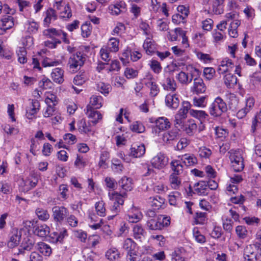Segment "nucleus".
<instances>
[{"label":"nucleus","mask_w":261,"mask_h":261,"mask_svg":"<svg viewBox=\"0 0 261 261\" xmlns=\"http://www.w3.org/2000/svg\"><path fill=\"white\" fill-rule=\"evenodd\" d=\"M227 111V107L226 102L219 96L215 99L208 108L210 114L214 117H219Z\"/></svg>","instance_id":"1"},{"label":"nucleus","mask_w":261,"mask_h":261,"mask_svg":"<svg viewBox=\"0 0 261 261\" xmlns=\"http://www.w3.org/2000/svg\"><path fill=\"white\" fill-rule=\"evenodd\" d=\"M43 35L59 43H61L62 42L66 44L69 43V40L67 38V34L60 29L48 28L43 31Z\"/></svg>","instance_id":"2"},{"label":"nucleus","mask_w":261,"mask_h":261,"mask_svg":"<svg viewBox=\"0 0 261 261\" xmlns=\"http://www.w3.org/2000/svg\"><path fill=\"white\" fill-rule=\"evenodd\" d=\"M242 152L241 150H231L229 152L231 167L235 172H241L244 168Z\"/></svg>","instance_id":"3"},{"label":"nucleus","mask_w":261,"mask_h":261,"mask_svg":"<svg viewBox=\"0 0 261 261\" xmlns=\"http://www.w3.org/2000/svg\"><path fill=\"white\" fill-rule=\"evenodd\" d=\"M38 182V177L30 175L26 178H21L19 180V189L21 191L27 192L36 187Z\"/></svg>","instance_id":"4"},{"label":"nucleus","mask_w":261,"mask_h":261,"mask_svg":"<svg viewBox=\"0 0 261 261\" xmlns=\"http://www.w3.org/2000/svg\"><path fill=\"white\" fill-rule=\"evenodd\" d=\"M85 62V58L81 52H76L73 54L70 57L68 65L69 69L73 72L76 71L82 66L83 65Z\"/></svg>","instance_id":"5"},{"label":"nucleus","mask_w":261,"mask_h":261,"mask_svg":"<svg viewBox=\"0 0 261 261\" xmlns=\"http://www.w3.org/2000/svg\"><path fill=\"white\" fill-rule=\"evenodd\" d=\"M126 196L125 192L119 193L117 192L109 194L110 199L112 202V205L111 210L112 212L117 214L120 210V206L124 203L123 198Z\"/></svg>","instance_id":"6"},{"label":"nucleus","mask_w":261,"mask_h":261,"mask_svg":"<svg viewBox=\"0 0 261 261\" xmlns=\"http://www.w3.org/2000/svg\"><path fill=\"white\" fill-rule=\"evenodd\" d=\"M53 217L56 222L61 223L66 217L67 209L64 206H55L52 208Z\"/></svg>","instance_id":"7"},{"label":"nucleus","mask_w":261,"mask_h":261,"mask_svg":"<svg viewBox=\"0 0 261 261\" xmlns=\"http://www.w3.org/2000/svg\"><path fill=\"white\" fill-rule=\"evenodd\" d=\"M189 190L190 192L192 191L194 194L200 196L207 195L209 191L207 182L205 181H200L195 183L193 186V190H192L191 187H190Z\"/></svg>","instance_id":"8"},{"label":"nucleus","mask_w":261,"mask_h":261,"mask_svg":"<svg viewBox=\"0 0 261 261\" xmlns=\"http://www.w3.org/2000/svg\"><path fill=\"white\" fill-rule=\"evenodd\" d=\"M168 163V158L162 153L158 154L151 161L153 166L158 169L164 167Z\"/></svg>","instance_id":"9"},{"label":"nucleus","mask_w":261,"mask_h":261,"mask_svg":"<svg viewBox=\"0 0 261 261\" xmlns=\"http://www.w3.org/2000/svg\"><path fill=\"white\" fill-rule=\"evenodd\" d=\"M180 100L178 96L176 94H169L165 98L166 106L171 109H177L179 105Z\"/></svg>","instance_id":"10"},{"label":"nucleus","mask_w":261,"mask_h":261,"mask_svg":"<svg viewBox=\"0 0 261 261\" xmlns=\"http://www.w3.org/2000/svg\"><path fill=\"white\" fill-rule=\"evenodd\" d=\"M86 114L89 118L92 119L91 122L95 125L99 120L102 119L101 114L98 111H95L94 108H92L90 105H88L86 107Z\"/></svg>","instance_id":"11"},{"label":"nucleus","mask_w":261,"mask_h":261,"mask_svg":"<svg viewBox=\"0 0 261 261\" xmlns=\"http://www.w3.org/2000/svg\"><path fill=\"white\" fill-rule=\"evenodd\" d=\"M146 232L143 227L139 224H136L133 228V235L134 238L139 242H142L144 240Z\"/></svg>","instance_id":"12"},{"label":"nucleus","mask_w":261,"mask_h":261,"mask_svg":"<svg viewBox=\"0 0 261 261\" xmlns=\"http://www.w3.org/2000/svg\"><path fill=\"white\" fill-rule=\"evenodd\" d=\"M145 152V147L143 144L140 145H134L130 148L129 155L134 158H140Z\"/></svg>","instance_id":"13"},{"label":"nucleus","mask_w":261,"mask_h":261,"mask_svg":"<svg viewBox=\"0 0 261 261\" xmlns=\"http://www.w3.org/2000/svg\"><path fill=\"white\" fill-rule=\"evenodd\" d=\"M206 87L202 79L195 77L194 79L193 86L191 88V91L196 94L202 93L205 92Z\"/></svg>","instance_id":"14"},{"label":"nucleus","mask_w":261,"mask_h":261,"mask_svg":"<svg viewBox=\"0 0 261 261\" xmlns=\"http://www.w3.org/2000/svg\"><path fill=\"white\" fill-rule=\"evenodd\" d=\"M119 187L124 191L126 194V192L130 191L133 189L132 186V179L126 176L122 177L118 182ZM122 192H120L121 193Z\"/></svg>","instance_id":"15"},{"label":"nucleus","mask_w":261,"mask_h":261,"mask_svg":"<svg viewBox=\"0 0 261 261\" xmlns=\"http://www.w3.org/2000/svg\"><path fill=\"white\" fill-rule=\"evenodd\" d=\"M34 241L33 239L27 237L24 238L19 248L18 254L24 253V251H30L33 247Z\"/></svg>","instance_id":"16"},{"label":"nucleus","mask_w":261,"mask_h":261,"mask_svg":"<svg viewBox=\"0 0 261 261\" xmlns=\"http://www.w3.org/2000/svg\"><path fill=\"white\" fill-rule=\"evenodd\" d=\"M21 236L20 231L17 230H13L10 236V240L8 242V246L12 248L17 246L19 243Z\"/></svg>","instance_id":"17"},{"label":"nucleus","mask_w":261,"mask_h":261,"mask_svg":"<svg viewBox=\"0 0 261 261\" xmlns=\"http://www.w3.org/2000/svg\"><path fill=\"white\" fill-rule=\"evenodd\" d=\"M187 115L184 113L179 112L175 115L174 125L175 127L181 130L184 128V125L186 123L185 122Z\"/></svg>","instance_id":"18"},{"label":"nucleus","mask_w":261,"mask_h":261,"mask_svg":"<svg viewBox=\"0 0 261 261\" xmlns=\"http://www.w3.org/2000/svg\"><path fill=\"white\" fill-rule=\"evenodd\" d=\"M179 130L175 127V128L164 133L163 137V141L167 143H170V141L176 140L179 135Z\"/></svg>","instance_id":"19"},{"label":"nucleus","mask_w":261,"mask_h":261,"mask_svg":"<svg viewBox=\"0 0 261 261\" xmlns=\"http://www.w3.org/2000/svg\"><path fill=\"white\" fill-rule=\"evenodd\" d=\"M51 76L54 82L61 84L64 81V71L60 68H54L51 73Z\"/></svg>","instance_id":"20"},{"label":"nucleus","mask_w":261,"mask_h":261,"mask_svg":"<svg viewBox=\"0 0 261 261\" xmlns=\"http://www.w3.org/2000/svg\"><path fill=\"white\" fill-rule=\"evenodd\" d=\"M49 232L50 228L46 224L37 225L34 227V233L40 237L47 236Z\"/></svg>","instance_id":"21"},{"label":"nucleus","mask_w":261,"mask_h":261,"mask_svg":"<svg viewBox=\"0 0 261 261\" xmlns=\"http://www.w3.org/2000/svg\"><path fill=\"white\" fill-rule=\"evenodd\" d=\"M155 123L156 127L161 130L167 129L171 125L169 119L165 117H159L155 120Z\"/></svg>","instance_id":"22"},{"label":"nucleus","mask_w":261,"mask_h":261,"mask_svg":"<svg viewBox=\"0 0 261 261\" xmlns=\"http://www.w3.org/2000/svg\"><path fill=\"white\" fill-rule=\"evenodd\" d=\"M66 236H67V230L65 229L59 233L54 232L50 234V241L53 243H61Z\"/></svg>","instance_id":"23"},{"label":"nucleus","mask_w":261,"mask_h":261,"mask_svg":"<svg viewBox=\"0 0 261 261\" xmlns=\"http://www.w3.org/2000/svg\"><path fill=\"white\" fill-rule=\"evenodd\" d=\"M2 29L5 30L12 28L14 25V18L11 16H4L1 19Z\"/></svg>","instance_id":"24"},{"label":"nucleus","mask_w":261,"mask_h":261,"mask_svg":"<svg viewBox=\"0 0 261 261\" xmlns=\"http://www.w3.org/2000/svg\"><path fill=\"white\" fill-rule=\"evenodd\" d=\"M225 0H213L212 4L213 12L216 14H221L224 11L223 3Z\"/></svg>","instance_id":"25"},{"label":"nucleus","mask_w":261,"mask_h":261,"mask_svg":"<svg viewBox=\"0 0 261 261\" xmlns=\"http://www.w3.org/2000/svg\"><path fill=\"white\" fill-rule=\"evenodd\" d=\"M181 160L187 166L195 165L197 162V158L193 154H185L181 156Z\"/></svg>","instance_id":"26"},{"label":"nucleus","mask_w":261,"mask_h":261,"mask_svg":"<svg viewBox=\"0 0 261 261\" xmlns=\"http://www.w3.org/2000/svg\"><path fill=\"white\" fill-rule=\"evenodd\" d=\"M149 202L154 209H159L165 202V199L161 196H156L149 198Z\"/></svg>","instance_id":"27"},{"label":"nucleus","mask_w":261,"mask_h":261,"mask_svg":"<svg viewBox=\"0 0 261 261\" xmlns=\"http://www.w3.org/2000/svg\"><path fill=\"white\" fill-rule=\"evenodd\" d=\"M57 15L56 14L55 10L50 8L46 12V17L44 19V24L45 26L48 25L53 21L56 20Z\"/></svg>","instance_id":"28"},{"label":"nucleus","mask_w":261,"mask_h":261,"mask_svg":"<svg viewBox=\"0 0 261 261\" xmlns=\"http://www.w3.org/2000/svg\"><path fill=\"white\" fill-rule=\"evenodd\" d=\"M37 249L44 256H49L52 252L50 247L43 242H39L37 245Z\"/></svg>","instance_id":"29"},{"label":"nucleus","mask_w":261,"mask_h":261,"mask_svg":"<svg viewBox=\"0 0 261 261\" xmlns=\"http://www.w3.org/2000/svg\"><path fill=\"white\" fill-rule=\"evenodd\" d=\"M197 124L193 120H190L186 122L184 125V128L182 129L185 130L186 133L189 135L192 136L196 130Z\"/></svg>","instance_id":"30"},{"label":"nucleus","mask_w":261,"mask_h":261,"mask_svg":"<svg viewBox=\"0 0 261 261\" xmlns=\"http://www.w3.org/2000/svg\"><path fill=\"white\" fill-rule=\"evenodd\" d=\"M147 227L151 230H161L163 228V225L159 221V216L155 219H150L147 222Z\"/></svg>","instance_id":"31"},{"label":"nucleus","mask_w":261,"mask_h":261,"mask_svg":"<svg viewBox=\"0 0 261 261\" xmlns=\"http://www.w3.org/2000/svg\"><path fill=\"white\" fill-rule=\"evenodd\" d=\"M143 47L147 55H151L153 53L155 52V44L149 38H147L145 40L143 44Z\"/></svg>","instance_id":"32"},{"label":"nucleus","mask_w":261,"mask_h":261,"mask_svg":"<svg viewBox=\"0 0 261 261\" xmlns=\"http://www.w3.org/2000/svg\"><path fill=\"white\" fill-rule=\"evenodd\" d=\"M164 88L166 90L174 91L176 89V83L175 81L169 77H167L165 82L161 83Z\"/></svg>","instance_id":"33"},{"label":"nucleus","mask_w":261,"mask_h":261,"mask_svg":"<svg viewBox=\"0 0 261 261\" xmlns=\"http://www.w3.org/2000/svg\"><path fill=\"white\" fill-rule=\"evenodd\" d=\"M176 79L180 83L184 85H188L192 81L189 75L182 71L176 75Z\"/></svg>","instance_id":"34"},{"label":"nucleus","mask_w":261,"mask_h":261,"mask_svg":"<svg viewBox=\"0 0 261 261\" xmlns=\"http://www.w3.org/2000/svg\"><path fill=\"white\" fill-rule=\"evenodd\" d=\"M102 98L100 96L92 95L90 98V104L92 108L97 109L102 107Z\"/></svg>","instance_id":"35"},{"label":"nucleus","mask_w":261,"mask_h":261,"mask_svg":"<svg viewBox=\"0 0 261 261\" xmlns=\"http://www.w3.org/2000/svg\"><path fill=\"white\" fill-rule=\"evenodd\" d=\"M169 181L171 187L175 190L178 189L181 185L180 178L175 174L170 175Z\"/></svg>","instance_id":"36"},{"label":"nucleus","mask_w":261,"mask_h":261,"mask_svg":"<svg viewBox=\"0 0 261 261\" xmlns=\"http://www.w3.org/2000/svg\"><path fill=\"white\" fill-rule=\"evenodd\" d=\"M119 41L118 39L111 38L109 39L107 47L111 53H116L119 50Z\"/></svg>","instance_id":"37"},{"label":"nucleus","mask_w":261,"mask_h":261,"mask_svg":"<svg viewBox=\"0 0 261 261\" xmlns=\"http://www.w3.org/2000/svg\"><path fill=\"white\" fill-rule=\"evenodd\" d=\"M224 81L227 87L230 88L237 83V78L235 75L228 73L224 76Z\"/></svg>","instance_id":"38"},{"label":"nucleus","mask_w":261,"mask_h":261,"mask_svg":"<svg viewBox=\"0 0 261 261\" xmlns=\"http://www.w3.org/2000/svg\"><path fill=\"white\" fill-rule=\"evenodd\" d=\"M252 246L249 245L246 246L244 250V257L247 261H255L256 260V256L253 251H252Z\"/></svg>","instance_id":"39"},{"label":"nucleus","mask_w":261,"mask_h":261,"mask_svg":"<svg viewBox=\"0 0 261 261\" xmlns=\"http://www.w3.org/2000/svg\"><path fill=\"white\" fill-rule=\"evenodd\" d=\"M184 36V31L181 28H177L175 29L173 31L168 32V39L171 41H176L177 39L178 36Z\"/></svg>","instance_id":"40"},{"label":"nucleus","mask_w":261,"mask_h":261,"mask_svg":"<svg viewBox=\"0 0 261 261\" xmlns=\"http://www.w3.org/2000/svg\"><path fill=\"white\" fill-rule=\"evenodd\" d=\"M35 213L38 219L41 221H46L49 218L50 215L46 210L37 208Z\"/></svg>","instance_id":"41"},{"label":"nucleus","mask_w":261,"mask_h":261,"mask_svg":"<svg viewBox=\"0 0 261 261\" xmlns=\"http://www.w3.org/2000/svg\"><path fill=\"white\" fill-rule=\"evenodd\" d=\"M120 253L116 248L109 249L106 254L108 259L112 261L118 260L120 257Z\"/></svg>","instance_id":"42"},{"label":"nucleus","mask_w":261,"mask_h":261,"mask_svg":"<svg viewBox=\"0 0 261 261\" xmlns=\"http://www.w3.org/2000/svg\"><path fill=\"white\" fill-rule=\"evenodd\" d=\"M186 70L187 73L189 75V77H191L192 81L194 80L195 77H197L200 75V71L194 67L193 65H189L186 67Z\"/></svg>","instance_id":"43"},{"label":"nucleus","mask_w":261,"mask_h":261,"mask_svg":"<svg viewBox=\"0 0 261 261\" xmlns=\"http://www.w3.org/2000/svg\"><path fill=\"white\" fill-rule=\"evenodd\" d=\"M240 20H236L235 22H231L229 28V35L230 37L236 38L238 36L237 29L240 25Z\"/></svg>","instance_id":"44"},{"label":"nucleus","mask_w":261,"mask_h":261,"mask_svg":"<svg viewBox=\"0 0 261 261\" xmlns=\"http://www.w3.org/2000/svg\"><path fill=\"white\" fill-rule=\"evenodd\" d=\"M130 129L136 133H142L145 130V126L139 121H135L130 125Z\"/></svg>","instance_id":"45"},{"label":"nucleus","mask_w":261,"mask_h":261,"mask_svg":"<svg viewBox=\"0 0 261 261\" xmlns=\"http://www.w3.org/2000/svg\"><path fill=\"white\" fill-rule=\"evenodd\" d=\"M97 90L101 93L106 95L109 93L111 90V86L103 82H99L96 85Z\"/></svg>","instance_id":"46"},{"label":"nucleus","mask_w":261,"mask_h":261,"mask_svg":"<svg viewBox=\"0 0 261 261\" xmlns=\"http://www.w3.org/2000/svg\"><path fill=\"white\" fill-rule=\"evenodd\" d=\"M77 126L79 132L81 133L87 134L91 131L89 126L87 125L86 120L84 119L79 121Z\"/></svg>","instance_id":"47"},{"label":"nucleus","mask_w":261,"mask_h":261,"mask_svg":"<svg viewBox=\"0 0 261 261\" xmlns=\"http://www.w3.org/2000/svg\"><path fill=\"white\" fill-rule=\"evenodd\" d=\"M236 232L238 237L241 239L246 238L248 235V231L244 226H238L236 228Z\"/></svg>","instance_id":"48"},{"label":"nucleus","mask_w":261,"mask_h":261,"mask_svg":"<svg viewBox=\"0 0 261 261\" xmlns=\"http://www.w3.org/2000/svg\"><path fill=\"white\" fill-rule=\"evenodd\" d=\"M172 169L174 171L173 174H175L177 175L180 174L182 171V165L180 164L179 161H174L171 163Z\"/></svg>","instance_id":"49"},{"label":"nucleus","mask_w":261,"mask_h":261,"mask_svg":"<svg viewBox=\"0 0 261 261\" xmlns=\"http://www.w3.org/2000/svg\"><path fill=\"white\" fill-rule=\"evenodd\" d=\"M123 8L125 9V4L124 3V7H123L122 4H117L114 5H111L109 7V10L111 11V13L112 15H118L122 11L121 8Z\"/></svg>","instance_id":"50"},{"label":"nucleus","mask_w":261,"mask_h":261,"mask_svg":"<svg viewBox=\"0 0 261 261\" xmlns=\"http://www.w3.org/2000/svg\"><path fill=\"white\" fill-rule=\"evenodd\" d=\"M92 30V27L90 23L86 22L81 26L82 35L83 37H89Z\"/></svg>","instance_id":"51"},{"label":"nucleus","mask_w":261,"mask_h":261,"mask_svg":"<svg viewBox=\"0 0 261 261\" xmlns=\"http://www.w3.org/2000/svg\"><path fill=\"white\" fill-rule=\"evenodd\" d=\"M18 56V60L20 63L24 64L27 62L26 58L27 51L24 47H19L17 51Z\"/></svg>","instance_id":"52"},{"label":"nucleus","mask_w":261,"mask_h":261,"mask_svg":"<svg viewBox=\"0 0 261 261\" xmlns=\"http://www.w3.org/2000/svg\"><path fill=\"white\" fill-rule=\"evenodd\" d=\"M206 213L198 212L195 214V222L196 224H203L206 221Z\"/></svg>","instance_id":"53"},{"label":"nucleus","mask_w":261,"mask_h":261,"mask_svg":"<svg viewBox=\"0 0 261 261\" xmlns=\"http://www.w3.org/2000/svg\"><path fill=\"white\" fill-rule=\"evenodd\" d=\"M105 203L102 201H100L96 203L95 209L97 214L100 216H105L106 214V208L104 206Z\"/></svg>","instance_id":"54"},{"label":"nucleus","mask_w":261,"mask_h":261,"mask_svg":"<svg viewBox=\"0 0 261 261\" xmlns=\"http://www.w3.org/2000/svg\"><path fill=\"white\" fill-rule=\"evenodd\" d=\"M138 71L132 68L127 67L124 71V75L127 79H132L138 76Z\"/></svg>","instance_id":"55"},{"label":"nucleus","mask_w":261,"mask_h":261,"mask_svg":"<svg viewBox=\"0 0 261 261\" xmlns=\"http://www.w3.org/2000/svg\"><path fill=\"white\" fill-rule=\"evenodd\" d=\"M106 185L110 189L114 190L117 187L118 183L112 177H106L105 179Z\"/></svg>","instance_id":"56"},{"label":"nucleus","mask_w":261,"mask_h":261,"mask_svg":"<svg viewBox=\"0 0 261 261\" xmlns=\"http://www.w3.org/2000/svg\"><path fill=\"white\" fill-rule=\"evenodd\" d=\"M110 50L107 47H102L100 50L101 59L105 61H109L111 58Z\"/></svg>","instance_id":"57"},{"label":"nucleus","mask_w":261,"mask_h":261,"mask_svg":"<svg viewBox=\"0 0 261 261\" xmlns=\"http://www.w3.org/2000/svg\"><path fill=\"white\" fill-rule=\"evenodd\" d=\"M86 161L83 156L77 155L76 159L74 162V166L79 169L84 168L86 166Z\"/></svg>","instance_id":"58"},{"label":"nucleus","mask_w":261,"mask_h":261,"mask_svg":"<svg viewBox=\"0 0 261 261\" xmlns=\"http://www.w3.org/2000/svg\"><path fill=\"white\" fill-rule=\"evenodd\" d=\"M179 193L177 192L172 193L169 195V202L170 205L175 206L179 200Z\"/></svg>","instance_id":"59"},{"label":"nucleus","mask_w":261,"mask_h":261,"mask_svg":"<svg viewBox=\"0 0 261 261\" xmlns=\"http://www.w3.org/2000/svg\"><path fill=\"white\" fill-rule=\"evenodd\" d=\"M198 153L200 157L206 159L211 155L212 151L210 149L205 146H202L199 148Z\"/></svg>","instance_id":"60"},{"label":"nucleus","mask_w":261,"mask_h":261,"mask_svg":"<svg viewBox=\"0 0 261 261\" xmlns=\"http://www.w3.org/2000/svg\"><path fill=\"white\" fill-rule=\"evenodd\" d=\"M59 14L63 18H69L72 16L71 10L68 5L59 11Z\"/></svg>","instance_id":"61"},{"label":"nucleus","mask_w":261,"mask_h":261,"mask_svg":"<svg viewBox=\"0 0 261 261\" xmlns=\"http://www.w3.org/2000/svg\"><path fill=\"white\" fill-rule=\"evenodd\" d=\"M147 85V87L150 89V95L153 97L156 96L160 91V89L155 81L151 84L149 83Z\"/></svg>","instance_id":"62"},{"label":"nucleus","mask_w":261,"mask_h":261,"mask_svg":"<svg viewBox=\"0 0 261 261\" xmlns=\"http://www.w3.org/2000/svg\"><path fill=\"white\" fill-rule=\"evenodd\" d=\"M45 102L47 105L55 106L58 103L57 96L54 94H49L45 99Z\"/></svg>","instance_id":"63"},{"label":"nucleus","mask_w":261,"mask_h":261,"mask_svg":"<svg viewBox=\"0 0 261 261\" xmlns=\"http://www.w3.org/2000/svg\"><path fill=\"white\" fill-rule=\"evenodd\" d=\"M173 261H187L180 250H175L172 254Z\"/></svg>","instance_id":"64"}]
</instances>
